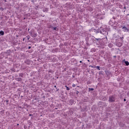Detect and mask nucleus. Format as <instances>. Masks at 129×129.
<instances>
[{
  "label": "nucleus",
  "instance_id": "1a4fd4ad",
  "mask_svg": "<svg viewBox=\"0 0 129 129\" xmlns=\"http://www.w3.org/2000/svg\"><path fill=\"white\" fill-rule=\"evenodd\" d=\"M93 90H94V88H89V91H93Z\"/></svg>",
  "mask_w": 129,
  "mask_h": 129
},
{
  "label": "nucleus",
  "instance_id": "4468645a",
  "mask_svg": "<svg viewBox=\"0 0 129 129\" xmlns=\"http://www.w3.org/2000/svg\"><path fill=\"white\" fill-rule=\"evenodd\" d=\"M73 87H76V85L73 84V85H72Z\"/></svg>",
  "mask_w": 129,
  "mask_h": 129
},
{
  "label": "nucleus",
  "instance_id": "c756f323",
  "mask_svg": "<svg viewBox=\"0 0 129 129\" xmlns=\"http://www.w3.org/2000/svg\"><path fill=\"white\" fill-rule=\"evenodd\" d=\"M54 87H56V86H54Z\"/></svg>",
  "mask_w": 129,
  "mask_h": 129
},
{
  "label": "nucleus",
  "instance_id": "39448f33",
  "mask_svg": "<svg viewBox=\"0 0 129 129\" xmlns=\"http://www.w3.org/2000/svg\"><path fill=\"white\" fill-rule=\"evenodd\" d=\"M0 35H1V36H4V35H5V32L3 31H1Z\"/></svg>",
  "mask_w": 129,
  "mask_h": 129
},
{
  "label": "nucleus",
  "instance_id": "9b49d317",
  "mask_svg": "<svg viewBox=\"0 0 129 129\" xmlns=\"http://www.w3.org/2000/svg\"><path fill=\"white\" fill-rule=\"evenodd\" d=\"M23 75H23V74H22V73H21V74H19L20 77H23Z\"/></svg>",
  "mask_w": 129,
  "mask_h": 129
},
{
  "label": "nucleus",
  "instance_id": "393cba45",
  "mask_svg": "<svg viewBox=\"0 0 129 129\" xmlns=\"http://www.w3.org/2000/svg\"><path fill=\"white\" fill-rule=\"evenodd\" d=\"M6 102H7V103L9 102V100H7Z\"/></svg>",
  "mask_w": 129,
  "mask_h": 129
},
{
  "label": "nucleus",
  "instance_id": "20e7f679",
  "mask_svg": "<svg viewBox=\"0 0 129 129\" xmlns=\"http://www.w3.org/2000/svg\"><path fill=\"white\" fill-rule=\"evenodd\" d=\"M122 30H124V32H128V29L126 28V27H123L122 28Z\"/></svg>",
  "mask_w": 129,
  "mask_h": 129
},
{
  "label": "nucleus",
  "instance_id": "5701e85b",
  "mask_svg": "<svg viewBox=\"0 0 129 129\" xmlns=\"http://www.w3.org/2000/svg\"><path fill=\"white\" fill-rule=\"evenodd\" d=\"M80 63H82V61L80 60Z\"/></svg>",
  "mask_w": 129,
  "mask_h": 129
},
{
  "label": "nucleus",
  "instance_id": "c85d7f7f",
  "mask_svg": "<svg viewBox=\"0 0 129 129\" xmlns=\"http://www.w3.org/2000/svg\"><path fill=\"white\" fill-rule=\"evenodd\" d=\"M73 77H74V76H73Z\"/></svg>",
  "mask_w": 129,
  "mask_h": 129
},
{
  "label": "nucleus",
  "instance_id": "cd10ccee",
  "mask_svg": "<svg viewBox=\"0 0 129 129\" xmlns=\"http://www.w3.org/2000/svg\"><path fill=\"white\" fill-rule=\"evenodd\" d=\"M77 94L79 93V92L77 91Z\"/></svg>",
  "mask_w": 129,
  "mask_h": 129
},
{
  "label": "nucleus",
  "instance_id": "2eb2a0df",
  "mask_svg": "<svg viewBox=\"0 0 129 129\" xmlns=\"http://www.w3.org/2000/svg\"><path fill=\"white\" fill-rule=\"evenodd\" d=\"M27 40H30V36H27Z\"/></svg>",
  "mask_w": 129,
  "mask_h": 129
},
{
  "label": "nucleus",
  "instance_id": "aec40b11",
  "mask_svg": "<svg viewBox=\"0 0 129 129\" xmlns=\"http://www.w3.org/2000/svg\"><path fill=\"white\" fill-rule=\"evenodd\" d=\"M29 116H32V114H30L29 115Z\"/></svg>",
  "mask_w": 129,
  "mask_h": 129
},
{
  "label": "nucleus",
  "instance_id": "7ed1b4c3",
  "mask_svg": "<svg viewBox=\"0 0 129 129\" xmlns=\"http://www.w3.org/2000/svg\"><path fill=\"white\" fill-rule=\"evenodd\" d=\"M116 45L117 47H121L122 43L121 42H117Z\"/></svg>",
  "mask_w": 129,
  "mask_h": 129
},
{
  "label": "nucleus",
  "instance_id": "b1692460",
  "mask_svg": "<svg viewBox=\"0 0 129 129\" xmlns=\"http://www.w3.org/2000/svg\"><path fill=\"white\" fill-rule=\"evenodd\" d=\"M23 41H25V38H23Z\"/></svg>",
  "mask_w": 129,
  "mask_h": 129
},
{
  "label": "nucleus",
  "instance_id": "6ab92c4d",
  "mask_svg": "<svg viewBox=\"0 0 129 129\" xmlns=\"http://www.w3.org/2000/svg\"><path fill=\"white\" fill-rule=\"evenodd\" d=\"M120 39H121V40H122L123 39V37H120Z\"/></svg>",
  "mask_w": 129,
  "mask_h": 129
},
{
  "label": "nucleus",
  "instance_id": "ddd939ff",
  "mask_svg": "<svg viewBox=\"0 0 129 129\" xmlns=\"http://www.w3.org/2000/svg\"><path fill=\"white\" fill-rule=\"evenodd\" d=\"M52 29L54 31H55L57 29V27H53Z\"/></svg>",
  "mask_w": 129,
  "mask_h": 129
},
{
  "label": "nucleus",
  "instance_id": "f03ea898",
  "mask_svg": "<svg viewBox=\"0 0 129 129\" xmlns=\"http://www.w3.org/2000/svg\"><path fill=\"white\" fill-rule=\"evenodd\" d=\"M109 98V101L110 102H114L115 101V97L113 96H110Z\"/></svg>",
  "mask_w": 129,
  "mask_h": 129
},
{
  "label": "nucleus",
  "instance_id": "412c9836",
  "mask_svg": "<svg viewBox=\"0 0 129 129\" xmlns=\"http://www.w3.org/2000/svg\"><path fill=\"white\" fill-rule=\"evenodd\" d=\"M28 49H31V46H29Z\"/></svg>",
  "mask_w": 129,
  "mask_h": 129
},
{
  "label": "nucleus",
  "instance_id": "a211bd4d",
  "mask_svg": "<svg viewBox=\"0 0 129 129\" xmlns=\"http://www.w3.org/2000/svg\"><path fill=\"white\" fill-rule=\"evenodd\" d=\"M123 101H126V99H125V98H124V99H123Z\"/></svg>",
  "mask_w": 129,
  "mask_h": 129
},
{
  "label": "nucleus",
  "instance_id": "f8f14e48",
  "mask_svg": "<svg viewBox=\"0 0 129 129\" xmlns=\"http://www.w3.org/2000/svg\"><path fill=\"white\" fill-rule=\"evenodd\" d=\"M66 87H67V90H70V88H69V87H67V86H66Z\"/></svg>",
  "mask_w": 129,
  "mask_h": 129
},
{
  "label": "nucleus",
  "instance_id": "9d476101",
  "mask_svg": "<svg viewBox=\"0 0 129 129\" xmlns=\"http://www.w3.org/2000/svg\"><path fill=\"white\" fill-rule=\"evenodd\" d=\"M95 68H97L98 70H100V67L99 66L95 67Z\"/></svg>",
  "mask_w": 129,
  "mask_h": 129
},
{
  "label": "nucleus",
  "instance_id": "f257e3e1",
  "mask_svg": "<svg viewBox=\"0 0 129 129\" xmlns=\"http://www.w3.org/2000/svg\"><path fill=\"white\" fill-rule=\"evenodd\" d=\"M29 34H30L31 37H33V38L37 37V33L35 32V31L34 30L30 31Z\"/></svg>",
  "mask_w": 129,
  "mask_h": 129
},
{
  "label": "nucleus",
  "instance_id": "0eeeda50",
  "mask_svg": "<svg viewBox=\"0 0 129 129\" xmlns=\"http://www.w3.org/2000/svg\"><path fill=\"white\" fill-rule=\"evenodd\" d=\"M125 64L126 66H128V65H129V62H128V61H125Z\"/></svg>",
  "mask_w": 129,
  "mask_h": 129
},
{
  "label": "nucleus",
  "instance_id": "dca6fc26",
  "mask_svg": "<svg viewBox=\"0 0 129 129\" xmlns=\"http://www.w3.org/2000/svg\"><path fill=\"white\" fill-rule=\"evenodd\" d=\"M0 10H2V11H4V9L3 8H2V7H1V8H0Z\"/></svg>",
  "mask_w": 129,
  "mask_h": 129
},
{
  "label": "nucleus",
  "instance_id": "6e6552de",
  "mask_svg": "<svg viewBox=\"0 0 129 129\" xmlns=\"http://www.w3.org/2000/svg\"><path fill=\"white\" fill-rule=\"evenodd\" d=\"M16 80H17V81H22V78H17V79H16Z\"/></svg>",
  "mask_w": 129,
  "mask_h": 129
},
{
  "label": "nucleus",
  "instance_id": "a878e982",
  "mask_svg": "<svg viewBox=\"0 0 129 129\" xmlns=\"http://www.w3.org/2000/svg\"><path fill=\"white\" fill-rule=\"evenodd\" d=\"M92 67V66H89V67Z\"/></svg>",
  "mask_w": 129,
  "mask_h": 129
},
{
  "label": "nucleus",
  "instance_id": "423d86ee",
  "mask_svg": "<svg viewBox=\"0 0 129 129\" xmlns=\"http://www.w3.org/2000/svg\"><path fill=\"white\" fill-rule=\"evenodd\" d=\"M48 8H44L43 9V12H48Z\"/></svg>",
  "mask_w": 129,
  "mask_h": 129
},
{
  "label": "nucleus",
  "instance_id": "7c9ffc66",
  "mask_svg": "<svg viewBox=\"0 0 129 129\" xmlns=\"http://www.w3.org/2000/svg\"><path fill=\"white\" fill-rule=\"evenodd\" d=\"M17 125H19V124H17Z\"/></svg>",
  "mask_w": 129,
  "mask_h": 129
},
{
  "label": "nucleus",
  "instance_id": "4be33fe9",
  "mask_svg": "<svg viewBox=\"0 0 129 129\" xmlns=\"http://www.w3.org/2000/svg\"><path fill=\"white\" fill-rule=\"evenodd\" d=\"M88 62H90V60H89V59L87 60Z\"/></svg>",
  "mask_w": 129,
  "mask_h": 129
},
{
  "label": "nucleus",
  "instance_id": "bb28decb",
  "mask_svg": "<svg viewBox=\"0 0 129 129\" xmlns=\"http://www.w3.org/2000/svg\"><path fill=\"white\" fill-rule=\"evenodd\" d=\"M51 70H49V71H48V72H51Z\"/></svg>",
  "mask_w": 129,
  "mask_h": 129
},
{
  "label": "nucleus",
  "instance_id": "f3484780",
  "mask_svg": "<svg viewBox=\"0 0 129 129\" xmlns=\"http://www.w3.org/2000/svg\"><path fill=\"white\" fill-rule=\"evenodd\" d=\"M91 68H95V67L92 66Z\"/></svg>",
  "mask_w": 129,
  "mask_h": 129
},
{
  "label": "nucleus",
  "instance_id": "2f4dec72",
  "mask_svg": "<svg viewBox=\"0 0 129 129\" xmlns=\"http://www.w3.org/2000/svg\"><path fill=\"white\" fill-rule=\"evenodd\" d=\"M29 30H30V29H28V31H29Z\"/></svg>",
  "mask_w": 129,
  "mask_h": 129
}]
</instances>
